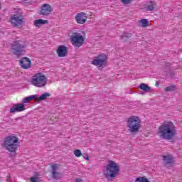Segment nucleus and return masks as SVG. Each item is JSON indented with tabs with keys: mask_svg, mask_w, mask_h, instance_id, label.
I'll return each instance as SVG.
<instances>
[{
	"mask_svg": "<svg viewBox=\"0 0 182 182\" xmlns=\"http://www.w3.org/2000/svg\"><path fill=\"white\" fill-rule=\"evenodd\" d=\"M135 182H150V181H149V179H147L146 177L139 176L136 178Z\"/></svg>",
	"mask_w": 182,
	"mask_h": 182,
	"instance_id": "5701e85b",
	"label": "nucleus"
},
{
	"mask_svg": "<svg viewBox=\"0 0 182 182\" xmlns=\"http://www.w3.org/2000/svg\"><path fill=\"white\" fill-rule=\"evenodd\" d=\"M50 93L49 92H45L43 95H41L39 97H37V102H42L43 100H46L48 97H50Z\"/></svg>",
	"mask_w": 182,
	"mask_h": 182,
	"instance_id": "a211bd4d",
	"label": "nucleus"
},
{
	"mask_svg": "<svg viewBox=\"0 0 182 182\" xmlns=\"http://www.w3.org/2000/svg\"><path fill=\"white\" fill-rule=\"evenodd\" d=\"M149 5L146 7V11H154L156 8H157V4H156V2L153 1H149Z\"/></svg>",
	"mask_w": 182,
	"mask_h": 182,
	"instance_id": "aec40b11",
	"label": "nucleus"
},
{
	"mask_svg": "<svg viewBox=\"0 0 182 182\" xmlns=\"http://www.w3.org/2000/svg\"><path fill=\"white\" fill-rule=\"evenodd\" d=\"M16 106L18 112H23V110L26 109V108H25V105L22 103L16 104Z\"/></svg>",
	"mask_w": 182,
	"mask_h": 182,
	"instance_id": "4be33fe9",
	"label": "nucleus"
},
{
	"mask_svg": "<svg viewBox=\"0 0 182 182\" xmlns=\"http://www.w3.org/2000/svg\"><path fill=\"white\" fill-rule=\"evenodd\" d=\"M68 50H69V48L66 47L65 46L61 45L58 46L56 52L58 55L59 58H65L66 55H68Z\"/></svg>",
	"mask_w": 182,
	"mask_h": 182,
	"instance_id": "f8f14e48",
	"label": "nucleus"
},
{
	"mask_svg": "<svg viewBox=\"0 0 182 182\" xmlns=\"http://www.w3.org/2000/svg\"><path fill=\"white\" fill-rule=\"evenodd\" d=\"M52 176L55 180H59V178H60V173L57 171H52Z\"/></svg>",
	"mask_w": 182,
	"mask_h": 182,
	"instance_id": "b1692460",
	"label": "nucleus"
},
{
	"mask_svg": "<svg viewBox=\"0 0 182 182\" xmlns=\"http://www.w3.org/2000/svg\"><path fill=\"white\" fill-rule=\"evenodd\" d=\"M177 134V129L171 122H164L158 129V135L164 140H173Z\"/></svg>",
	"mask_w": 182,
	"mask_h": 182,
	"instance_id": "f257e3e1",
	"label": "nucleus"
},
{
	"mask_svg": "<svg viewBox=\"0 0 182 182\" xmlns=\"http://www.w3.org/2000/svg\"><path fill=\"white\" fill-rule=\"evenodd\" d=\"M38 96L36 95L28 96L27 97H25L23 100V103H29V102H31V100H35V99H36V100H38Z\"/></svg>",
	"mask_w": 182,
	"mask_h": 182,
	"instance_id": "6ab92c4d",
	"label": "nucleus"
},
{
	"mask_svg": "<svg viewBox=\"0 0 182 182\" xmlns=\"http://www.w3.org/2000/svg\"><path fill=\"white\" fill-rule=\"evenodd\" d=\"M121 2L124 4V5H129L132 0H121Z\"/></svg>",
	"mask_w": 182,
	"mask_h": 182,
	"instance_id": "cd10ccee",
	"label": "nucleus"
},
{
	"mask_svg": "<svg viewBox=\"0 0 182 182\" xmlns=\"http://www.w3.org/2000/svg\"><path fill=\"white\" fill-rule=\"evenodd\" d=\"M139 88L146 93H151V87L149 86V85L146 83H141L139 86Z\"/></svg>",
	"mask_w": 182,
	"mask_h": 182,
	"instance_id": "2eb2a0df",
	"label": "nucleus"
},
{
	"mask_svg": "<svg viewBox=\"0 0 182 182\" xmlns=\"http://www.w3.org/2000/svg\"><path fill=\"white\" fill-rule=\"evenodd\" d=\"M11 46L13 54L16 56H21L26 52V45L22 41H16L11 43Z\"/></svg>",
	"mask_w": 182,
	"mask_h": 182,
	"instance_id": "39448f33",
	"label": "nucleus"
},
{
	"mask_svg": "<svg viewBox=\"0 0 182 182\" xmlns=\"http://www.w3.org/2000/svg\"><path fill=\"white\" fill-rule=\"evenodd\" d=\"M52 12H53V8H52V6L48 4H44L41 8L39 15H42L43 16H49Z\"/></svg>",
	"mask_w": 182,
	"mask_h": 182,
	"instance_id": "9d476101",
	"label": "nucleus"
},
{
	"mask_svg": "<svg viewBox=\"0 0 182 182\" xmlns=\"http://www.w3.org/2000/svg\"><path fill=\"white\" fill-rule=\"evenodd\" d=\"M49 21L48 20H43V19H37L34 21V25L36 26V28H41V25H45L46 23H48Z\"/></svg>",
	"mask_w": 182,
	"mask_h": 182,
	"instance_id": "dca6fc26",
	"label": "nucleus"
},
{
	"mask_svg": "<svg viewBox=\"0 0 182 182\" xmlns=\"http://www.w3.org/2000/svg\"><path fill=\"white\" fill-rule=\"evenodd\" d=\"M149 25V20L147 19H141L139 21V26H141L142 28H147Z\"/></svg>",
	"mask_w": 182,
	"mask_h": 182,
	"instance_id": "412c9836",
	"label": "nucleus"
},
{
	"mask_svg": "<svg viewBox=\"0 0 182 182\" xmlns=\"http://www.w3.org/2000/svg\"><path fill=\"white\" fill-rule=\"evenodd\" d=\"M106 60H107V57L105 54H101L95 58L92 61V65L102 68V66L106 65Z\"/></svg>",
	"mask_w": 182,
	"mask_h": 182,
	"instance_id": "1a4fd4ad",
	"label": "nucleus"
},
{
	"mask_svg": "<svg viewBox=\"0 0 182 182\" xmlns=\"http://www.w3.org/2000/svg\"><path fill=\"white\" fill-rule=\"evenodd\" d=\"M19 139H18V137L15 136H8L4 139L3 146L6 150L11 153V157H14V156L16 154V150H18L19 147Z\"/></svg>",
	"mask_w": 182,
	"mask_h": 182,
	"instance_id": "f03ea898",
	"label": "nucleus"
},
{
	"mask_svg": "<svg viewBox=\"0 0 182 182\" xmlns=\"http://www.w3.org/2000/svg\"><path fill=\"white\" fill-rule=\"evenodd\" d=\"M165 91L166 92H174V91H176V85H171V86L165 87Z\"/></svg>",
	"mask_w": 182,
	"mask_h": 182,
	"instance_id": "393cba45",
	"label": "nucleus"
},
{
	"mask_svg": "<svg viewBox=\"0 0 182 182\" xmlns=\"http://www.w3.org/2000/svg\"><path fill=\"white\" fill-rule=\"evenodd\" d=\"M156 85H159V82H156Z\"/></svg>",
	"mask_w": 182,
	"mask_h": 182,
	"instance_id": "72a5a7b5",
	"label": "nucleus"
},
{
	"mask_svg": "<svg viewBox=\"0 0 182 182\" xmlns=\"http://www.w3.org/2000/svg\"><path fill=\"white\" fill-rule=\"evenodd\" d=\"M132 34L131 33L124 32L120 38L122 41L127 42V39H129V38H132Z\"/></svg>",
	"mask_w": 182,
	"mask_h": 182,
	"instance_id": "f3484780",
	"label": "nucleus"
},
{
	"mask_svg": "<svg viewBox=\"0 0 182 182\" xmlns=\"http://www.w3.org/2000/svg\"><path fill=\"white\" fill-rule=\"evenodd\" d=\"M75 21H76L77 23L83 25V23H85L86 21H87V16H86V14H85L83 12L78 13L75 16Z\"/></svg>",
	"mask_w": 182,
	"mask_h": 182,
	"instance_id": "9b49d317",
	"label": "nucleus"
},
{
	"mask_svg": "<svg viewBox=\"0 0 182 182\" xmlns=\"http://www.w3.org/2000/svg\"><path fill=\"white\" fill-rule=\"evenodd\" d=\"M23 118V117H20L16 118L15 120L16 121L22 120Z\"/></svg>",
	"mask_w": 182,
	"mask_h": 182,
	"instance_id": "473e14b6",
	"label": "nucleus"
},
{
	"mask_svg": "<svg viewBox=\"0 0 182 182\" xmlns=\"http://www.w3.org/2000/svg\"><path fill=\"white\" fill-rule=\"evenodd\" d=\"M32 62L28 57H24L20 60V65L23 69H29Z\"/></svg>",
	"mask_w": 182,
	"mask_h": 182,
	"instance_id": "ddd939ff",
	"label": "nucleus"
},
{
	"mask_svg": "<svg viewBox=\"0 0 182 182\" xmlns=\"http://www.w3.org/2000/svg\"><path fill=\"white\" fill-rule=\"evenodd\" d=\"M16 112H19L18 109V107H16V104H15L11 109L10 113H15Z\"/></svg>",
	"mask_w": 182,
	"mask_h": 182,
	"instance_id": "a878e982",
	"label": "nucleus"
},
{
	"mask_svg": "<svg viewBox=\"0 0 182 182\" xmlns=\"http://www.w3.org/2000/svg\"><path fill=\"white\" fill-rule=\"evenodd\" d=\"M37 180H38V178H36V177H33L31 178V182H36Z\"/></svg>",
	"mask_w": 182,
	"mask_h": 182,
	"instance_id": "7c9ffc66",
	"label": "nucleus"
},
{
	"mask_svg": "<svg viewBox=\"0 0 182 182\" xmlns=\"http://www.w3.org/2000/svg\"><path fill=\"white\" fill-rule=\"evenodd\" d=\"M51 168H52L53 171H56V170H58V166H56V164H54V165L51 166Z\"/></svg>",
	"mask_w": 182,
	"mask_h": 182,
	"instance_id": "c85d7f7f",
	"label": "nucleus"
},
{
	"mask_svg": "<svg viewBox=\"0 0 182 182\" xmlns=\"http://www.w3.org/2000/svg\"><path fill=\"white\" fill-rule=\"evenodd\" d=\"M127 126L130 133H138L141 127V122L140 118L136 116H132L127 120Z\"/></svg>",
	"mask_w": 182,
	"mask_h": 182,
	"instance_id": "20e7f679",
	"label": "nucleus"
},
{
	"mask_svg": "<svg viewBox=\"0 0 182 182\" xmlns=\"http://www.w3.org/2000/svg\"><path fill=\"white\" fill-rule=\"evenodd\" d=\"M120 171V167L114 161H109L108 164L106 166L105 173V178H114L117 177Z\"/></svg>",
	"mask_w": 182,
	"mask_h": 182,
	"instance_id": "7ed1b4c3",
	"label": "nucleus"
},
{
	"mask_svg": "<svg viewBox=\"0 0 182 182\" xmlns=\"http://www.w3.org/2000/svg\"><path fill=\"white\" fill-rule=\"evenodd\" d=\"M70 42L75 48H80L85 43V38L80 33H73L70 38Z\"/></svg>",
	"mask_w": 182,
	"mask_h": 182,
	"instance_id": "0eeeda50",
	"label": "nucleus"
},
{
	"mask_svg": "<svg viewBox=\"0 0 182 182\" xmlns=\"http://www.w3.org/2000/svg\"><path fill=\"white\" fill-rule=\"evenodd\" d=\"M0 9H1V4H0Z\"/></svg>",
	"mask_w": 182,
	"mask_h": 182,
	"instance_id": "c9c22d12",
	"label": "nucleus"
},
{
	"mask_svg": "<svg viewBox=\"0 0 182 182\" xmlns=\"http://www.w3.org/2000/svg\"><path fill=\"white\" fill-rule=\"evenodd\" d=\"M11 23L14 28H22V25L23 23V16L18 14H14L11 18Z\"/></svg>",
	"mask_w": 182,
	"mask_h": 182,
	"instance_id": "6e6552de",
	"label": "nucleus"
},
{
	"mask_svg": "<svg viewBox=\"0 0 182 182\" xmlns=\"http://www.w3.org/2000/svg\"><path fill=\"white\" fill-rule=\"evenodd\" d=\"M173 156L171 155H164L163 156V161L164 164V166H171V164H173L174 163V161L173 160Z\"/></svg>",
	"mask_w": 182,
	"mask_h": 182,
	"instance_id": "4468645a",
	"label": "nucleus"
},
{
	"mask_svg": "<svg viewBox=\"0 0 182 182\" xmlns=\"http://www.w3.org/2000/svg\"><path fill=\"white\" fill-rule=\"evenodd\" d=\"M83 157L87 161H89V160H90V158H89V156L87 154L83 155Z\"/></svg>",
	"mask_w": 182,
	"mask_h": 182,
	"instance_id": "c756f323",
	"label": "nucleus"
},
{
	"mask_svg": "<svg viewBox=\"0 0 182 182\" xmlns=\"http://www.w3.org/2000/svg\"><path fill=\"white\" fill-rule=\"evenodd\" d=\"M74 154L76 157H80L82 156V151L80 149L74 150Z\"/></svg>",
	"mask_w": 182,
	"mask_h": 182,
	"instance_id": "bb28decb",
	"label": "nucleus"
},
{
	"mask_svg": "<svg viewBox=\"0 0 182 182\" xmlns=\"http://www.w3.org/2000/svg\"><path fill=\"white\" fill-rule=\"evenodd\" d=\"M141 95H144V92H141Z\"/></svg>",
	"mask_w": 182,
	"mask_h": 182,
	"instance_id": "f704fd0d",
	"label": "nucleus"
},
{
	"mask_svg": "<svg viewBox=\"0 0 182 182\" xmlns=\"http://www.w3.org/2000/svg\"><path fill=\"white\" fill-rule=\"evenodd\" d=\"M6 181H7V182L11 181V175H8V176H7Z\"/></svg>",
	"mask_w": 182,
	"mask_h": 182,
	"instance_id": "2f4dec72",
	"label": "nucleus"
},
{
	"mask_svg": "<svg viewBox=\"0 0 182 182\" xmlns=\"http://www.w3.org/2000/svg\"><path fill=\"white\" fill-rule=\"evenodd\" d=\"M31 83L36 87H43L48 84V78L41 73H38L33 76Z\"/></svg>",
	"mask_w": 182,
	"mask_h": 182,
	"instance_id": "423d86ee",
	"label": "nucleus"
}]
</instances>
